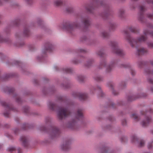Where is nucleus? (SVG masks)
Instances as JSON below:
<instances>
[{"label": "nucleus", "mask_w": 153, "mask_h": 153, "mask_svg": "<svg viewBox=\"0 0 153 153\" xmlns=\"http://www.w3.org/2000/svg\"><path fill=\"white\" fill-rule=\"evenodd\" d=\"M63 70L64 73H70L72 72L73 70L70 68L65 67L63 68Z\"/></svg>", "instance_id": "19"}, {"label": "nucleus", "mask_w": 153, "mask_h": 153, "mask_svg": "<svg viewBox=\"0 0 153 153\" xmlns=\"http://www.w3.org/2000/svg\"><path fill=\"white\" fill-rule=\"evenodd\" d=\"M19 22V20L18 19L16 20L14 22V23L16 25H18L17 23Z\"/></svg>", "instance_id": "46"}, {"label": "nucleus", "mask_w": 153, "mask_h": 153, "mask_svg": "<svg viewBox=\"0 0 153 153\" xmlns=\"http://www.w3.org/2000/svg\"><path fill=\"white\" fill-rule=\"evenodd\" d=\"M147 112L146 113H141L142 115L141 117L137 116L136 114H132L131 117L134 119L135 121H138L139 119L144 117L145 119L143 120L141 123V124L143 127H146L148 126L151 121V118L150 117L147 115Z\"/></svg>", "instance_id": "3"}, {"label": "nucleus", "mask_w": 153, "mask_h": 153, "mask_svg": "<svg viewBox=\"0 0 153 153\" xmlns=\"http://www.w3.org/2000/svg\"><path fill=\"white\" fill-rule=\"evenodd\" d=\"M97 54L99 56H102L104 54V52L102 50H100L98 52Z\"/></svg>", "instance_id": "36"}, {"label": "nucleus", "mask_w": 153, "mask_h": 153, "mask_svg": "<svg viewBox=\"0 0 153 153\" xmlns=\"http://www.w3.org/2000/svg\"><path fill=\"white\" fill-rule=\"evenodd\" d=\"M4 116L6 117H8L9 115V112H7V111H5L4 112Z\"/></svg>", "instance_id": "39"}, {"label": "nucleus", "mask_w": 153, "mask_h": 153, "mask_svg": "<svg viewBox=\"0 0 153 153\" xmlns=\"http://www.w3.org/2000/svg\"><path fill=\"white\" fill-rule=\"evenodd\" d=\"M148 52L147 50L145 48H140L137 50V53L139 55H143L146 54Z\"/></svg>", "instance_id": "11"}, {"label": "nucleus", "mask_w": 153, "mask_h": 153, "mask_svg": "<svg viewBox=\"0 0 153 153\" xmlns=\"http://www.w3.org/2000/svg\"><path fill=\"white\" fill-rule=\"evenodd\" d=\"M72 7L70 6L67 7L65 9V10L68 13H70L72 11Z\"/></svg>", "instance_id": "35"}, {"label": "nucleus", "mask_w": 153, "mask_h": 153, "mask_svg": "<svg viewBox=\"0 0 153 153\" xmlns=\"http://www.w3.org/2000/svg\"><path fill=\"white\" fill-rule=\"evenodd\" d=\"M150 90L151 91V92L152 93H153V86L152 87L150 88Z\"/></svg>", "instance_id": "53"}, {"label": "nucleus", "mask_w": 153, "mask_h": 153, "mask_svg": "<svg viewBox=\"0 0 153 153\" xmlns=\"http://www.w3.org/2000/svg\"><path fill=\"white\" fill-rule=\"evenodd\" d=\"M92 63L91 61H89L87 62V64L86 65V66H88L91 65Z\"/></svg>", "instance_id": "43"}, {"label": "nucleus", "mask_w": 153, "mask_h": 153, "mask_svg": "<svg viewBox=\"0 0 153 153\" xmlns=\"http://www.w3.org/2000/svg\"><path fill=\"white\" fill-rule=\"evenodd\" d=\"M150 112L151 113V111H150Z\"/></svg>", "instance_id": "63"}, {"label": "nucleus", "mask_w": 153, "mask_h": 153, "mask_svg": "<svg viewBox=\"0 0 153 153\" xmlns=\"http://www.w3.org/2000/svg\"><path fill=\"white\" fill-rule=\"evenodd\" d=\"M129 29L131 31L134 33H136L137 30L136 27L132 26L130 27Z\"/></svg>", "instance_id": "29"}, {"label": "nucleus", "mask_w": 153, "mask_h": 153, "mask_svg": "<svg viewBox=\"0 0 153 153\" xmlns=\"http://www.w3.org/2000/svg\"><path fill=\"white\" fill-rule=\"evenodd\" d=\"M76 123V122L75 120H73L71 122L68 123L67 127L69 128H73L74 126H75Z\"/></svg>", "instance_id": "20"}, {"label": "nucleus", "mask_w": 153, "mask_h": 153, "mask_svg": "<svg viewBox=\"0 0 153 153\" xmlns=\"http://www.w3.org/2000/svg\"><path fill=\"white\" fill-rule=\"evenodd\" d=\"M10 77V75L8 74H7V75L6 76V77Z\"/></svg>", "instance_id": "55"}, {"label": "nucleus", "mask_w": 153, "mask_h": 153, "mask_svg": "<svg viewBox=\"0 0 153 153\" xmlns=\"http://www.w3.org/2000/svg\"><path fill=\"white\" fill-rule=\"evenodd\" d=\"M123 13V12H122V13H121V14H122Z\"/></svg>", "instance_id": "62"}, {"label": "nucleus", "mask_w": 153, "mask_h": 153, "mask_svg": "<svg viewBox=\"0 0 153 153\" xmlns=\"http://www.w3.org/2000/svg\"><path fill=\"white\" fill-rule=\"evenodd\" d=\"M126 122L125 119H123L122 121V125L123 126H126Z\"/></svg>", "instance_id": "42"}, {"label": "nucleus", "mask_w": 153, "mask_h": 153, "mask_svg": "<svg viewBox=\"0 0 153 153\" xmlns=\"http://www.w3.org/2000/svg\"><path fill=\"white\" fill-rule=\"evenodd\" d=\"M113 64H114L113 63H111L110 65L107 66L106 69L107 72H109L111 70L112 67L111 65H112Z\"/></svg>", "instance_id": "33"}, {"label": "nucleus", "mask_w": 153, "mask_h": 153, "mask_svg": "<svg viewBox=\"0 0 153 153\" xmlns=\"http://www.w3.org/2000/svg\"><path fill=\"white\" fill-rule=\"evenodd\" d=\"M112 52L120 56H122L125 54L123 51L119 47V43L116 41H112L111 42Z\"/></svg>", "instance_id": "4"}, {"label": "nucleus", "mask_w": 153, "mask_h": 153, "mask_svg": "<svg viewBox=\"0 0 153 153\" xmlns=\"http://www.w3.org/2000/svg\"><path fill=\"white\" fill-rule=\"evenodd\" d=\"M112 152L108 147H105L102 150V153H112Z\"/></svg>", "instance_id": "25"}, {"label": "nucleus", "mask_w": 153, "mask_h": 153, "mask_svg": "<svg viewBox=\"0 0 153 153\" xmlns=\"http://www.w3.org/2000/svg\"><path fill=\"white\" fill-rule=\"evenodd\" d=\"M62 3V0H56L54 2L55 5L57 6L61 5Z\"/></svg>", "instance_id": "27"}, {"label": "nucleus", "mask_w": 153, "mask_h": 153, "mask_svg": "<svg viewBox=\"0 0 153 153\" xmlns=\"http://www.w3.org/2000/svg\"><path fill=\"white\" fill-rule=\"evenodd\" d=\"M75 97H78L81 100H84L87 97V95L85 93H75Z\"/></svg>", "instance_id": "8"}, {"label": "nucleus", "mask_w": 153, "mask_h": 153, "mask_svg": "<svg viewBox=\"0 0 153 153\" xmlns=\"http://www.w3.org/2000/svg\"><path fill=\"white\" fill-rule=\"evenodd\" d=\"M16 101L18 102H19L21 101V99L19 97L17 96L16 97Z\"/></svg>", "instance_id": "44"}, {"label": "nucleus", "mask_w": 153, "mask_h": 153, "mask_svg": "<svg viewBox=\"0 0 153 153\" xmlns=\"http://www.w3.org/2000/svg\"><path fill=\"white\" fill-rule=\"evenodd\" d=\"M9 151L11 152H12L15 151L18 153H22L21 149L19 148H16L13 147H11L9 148Z\"/></svg>", "instance_id": "15"}, {"label": "nucleus", "mask_w": 153, "mask_h": 153, "mask_svg": "<svg viewBox=\"0 0 153 153\" xmlns=\"http://www.w3.org/2000/svg\"><path fill=\"white\" fill-rule=\"evenodd\" d=\"M8 39H4L0 36V42H7Z\"/></svg>", "instance_id": "38"}, {"label": "nucleus", "mask_w": 153, "mask_h": 153, "mask_svg": "<svg viewBox=\"0 0 153 153\" xmlns=\"http://www.w3.org/2000/svg\"><path fill=\"white\" fill-rule=\"evenodd\" d=\"M99 4H101V2L99 1H97L90 6L88 7L87 8V9L88 11L91 12L92 10L94 9V7H97V6L96 5H99Z\"/></svg>", "instance_id": "10"}, {"label": "nucleus", "mask_w": 153, "mask_h": 153, "mask_svg": "<svg viewBox=\"0 0 153 153\" xmlns=\"http://www.w3.org/2000/svg\"><path fill=\"white\" fill-rule=\"evenodd\" d=\"M101 35L103 38H107L110 36V34L107 31H103L101 32Z\"/></svg>", "instance_id": "16"}, {"label": "nucleus", "mask_w": 153, "mask_h": 153, "mask_svg": "<svg viewBox=\"0 0 153 153\" xmlns=\"http://www.w3.org/2000/svg\"><path fill=\"white\" fill-rule=\"evenodd\" d=\"M68 87H65V88H68Z\"/></svg>", "instance_id": "60"}, {"label": "nucleus", "mask_w": 153, "mask_h": 153, "mask_svg": "<svg viewBox=\"0 0 153 153\" xmlns=\"http://www.w3.org/2000/svg\"><path fill=\"white\" fill-rule=\"evenodd\" d=\"M85 51L83 49H79V52H82V53L85 52Z\"/></svg>", "instance_id": "49"}, {"label": "nucleus", "mask_w": 153, "mask_h": 153, "mask_svg": "<svg viewBox=\"0 0 153 153\" xmlns=\"http://www.w3.org/2000/svg\"><path fill=\"white\" fill-rule=\"evenodd\" d=\"M110 89L111 90L112 93L114 95H117L118 93L114 89L113 85L112 84H111L110 85Z\"/></svg>", "instance_id": "24"}, {"label": "nucleus", "mask_w": 153, "mask_h": 153, "mask_svg": "<svg viewBox=\"0 0 153 153\" xmlns=\"http://www.w3.org/2000/svg\"><path fill=\"white\" fill-rule=\"evenodd\" d=\"M151 65L153 66V60L151 61ZM145 71L148 74H153V70L152 71H151L149 69H147L145 70Z\"/></svg>", "instance_id": "30"}, {"label": "nucleus", "mask_w": 153, "mask_h": 153, "mask_svg": "<svg viewBox=\"0 0 153 153\" xmlns=\"http://www.w3.org/2000/svg\"><path fill=\"white\" fill-rule=\"evenodd\" d=\"M125 33H126V34H127V32H126V31L125 32Z\"/></svg>", "instance_id": "59"}, {"label": "nucleus", "mask_w": 153, "mask_h": 153, "mask_svg": "<svg viewBox=\"0 0 153 153\" xmlns=\"http://www.w3.org/2000/svg\"><path fill=\"white\" fill-rule=\"evenodd\" d=\"M23 33L25 36H27L29 34V30L28 28H25L24 29Z\"/></svg>", "instance_id": "26"}, {"label": "nucleus", "mask_w": 153, "mask_h": 153, "mask_svg": "<svg viewBox=\"0 0 153 153\" xmlns=\"http://www.w3.org/2000/svg\"><path fill=\"white\" fill-rule=\"evenodd\" d=\"M145 10V8L143 6H141L140 7V10L141 12H143Z\"/></svg>", "instance_id": "41"}, {"label": "nucleus", "mask_w": 153, "mask_h": 153, "mask_svg": "<svg viewBox=\"0 0 153 153\" xmlns=\"http://www.w3.org/2000/svg\"><path fill=\"white\" fill-rule=\"evenodd\" d=\"M29 108L28 106H26L23 108L22 110L25 113H27L29 111Z\"/></svg>", "instance_id": "31"}, {"label": "nucleus", "mask_w": 153, "mask_h": 153, "mask_svg": "<svg viewBox=\"0 0 153 153\" xmlns=\"http://www.w3.org/2000/svg\"><path fill=\"white\" fill-rule=\"evenodd\" d=\"M83 117L82 110L81 109H79L78 110L76 114V118L77 120H80Z\"/></svg>", "instance_id": "14"}, {"label": "nucleus", "mask_w": 153, "mask_h": 153, "mask_svg": "<svg viewBox=\"0 0 153 153\" xmlns=\"http://www.w3.org/2000/svg\"><path fill=\"white\" fill-rule=\"evenodd\" d=\"M83 22L86 26H88L90 25V21L88 18H84L83 19Z\"/></svg>", "instance_id": "17"}, {"label": "nucleus", "mask_w": 153, "mask_h": 153, "mask_svg": "<svg viewBox=\"0 0 153 153\" xmlns=\"http://www.w3.org/2000/svg\"><path fill=\"white\" fill-rule=\"evenodd\" d=\"M102 65H103V66H104L106 67V62H104L102 64Z\"/></svg>", "instance_id": "50"}, {"label": "nucleus", "mask_w": 153, "mask_h": 153, "mask_svg": "<svg viewBox=\"0 0 153 153\" xmlns=\"http://www.w3.org/2000/svg\"><path fill=\"white\" fill-rule=\"evenodd\" d=\"M139 19H140V20H142V19H141V18L140 17V18H139Z\"/></svg>", "instance_id": "58"}, {"label": "nucleus", "mask_w": 153, "mask_h": 153, "mask_svg": "<svg viewBox=\"0 0 153 153\" xmlns=\"http://www.w3.org/2000/svg\"><path fill=\"white\" fill-rule=\"evenodd\" d=\"M147 2L149 3H152L153 4V0H147Z\"/></svg>", "instance_id": "45"}, {"label": "nucleus", "mask_w": 153, "mask_h": 153, "mask_svg": "<svg viewBox=\"0 0 153 153\" xmlns=\"http://www.w3.org/2000/svg\"><path fill=\"white\" fill-rule=\"evenodd\" d=\"M55 48L54 44L51 42H47L45 44L41 53L36 57V59L40 61L47 56V53L52 51Z\"/></svg>", "instance_id": "2"}, {"label": "nucleus", "mask_w": 153, "mask_h": 153, "mask_svg": "<svg viewBox=\"0 0 153 153\" xmlns=\"http://www.w3.org/2000/svg\"><path fill=\"white\" fill-rule=\"evenodd\" d=\"M59 27L61 28L66 30L68 32L71 33L75 28L78 27V25L77 22H75L69 24L66 23L61 24L59 25Z\"/></svg>", "instance_id": "5"}, {"label": "nucleus", "mask_w": 153, "mask_h": 153, "mask_svg": "<svg viewBox=\"0 0 153 153\" xmlns=\"http://www.w3.org/2000/svg\"><path fill=\"white\" fill-rule=\"evenodd\" d=\"M14 91L13 88H6L3 91L5 93H10Z\"/></svg>", "instance_id": "28"}, {"label": "nucleus", "mask_w": 153, "mask_h": 153, "mask_svg": "<svg viewBox=\"0 0 153 153\" xmlns=\"http://www.w3.org/2000/svg\"><path fill=\"white\" fill-rule=\"evenodd\" d=\"M148 148L149 149H152L153 147V141L152 143H149L148 145Z\"/></svg>", "instance_id": "37"}, {"label": "nucleus", "mask_w": 153, "mask_h": 153, "mask_svg": "<svg viewBox=\"0 0 153 153\" xmlns=\"http://www.w3.org/2000/svg\"><path fill=\"white\" fill-rule=\"evenodd\" d=\"M20 140L22 143V144L26 146L28 142V138L25 136H22L21 137Z\"/></svg>", "instance_id": "12"}, {"label": "nucleus", "mask_w": 153, "mask_h": 153, "mask_svg": "<svg viewBox=\"0 0 153 153\" xmlns=\"http://www.w3.org/2000/svg\"><path fill=\"white\" fill-rule=\"evenodd\" d=\"M91 90V91L92 93H93L94 91H96L97 90L100 91L101 88L100 86H93L92 87Z\"/></svg>", "instance_id": "18"}, {"label": "nucleus", "mask_w": 153, "mask_h": 153, "mask_svg": "<svg viewBox=\"0 0 153 153\" xmlns=\"http://www.w3.org/2000/svg\"><path fill=\"white\" fill-rule=\"evenodd\" d=\"M102 77L100 76H97L95 77V79L97 81H100L102 80Z\"/></svg>", "instance_id": "40"}, {"label": "nucleus", "mask_w": 153, "mask_h": 153, "mask_svg": "<svg viewBox=\"0 0 153 153\" xmlns=\"http://www.w3.org/2000/svg\"><path fill=\"white\" fill-rule=\"evenodd\" d=\"M149 33L151 36H153V31L149 32L148 30H145L144 31V34L141 35L137 39H133L130 36H128L126 39L132 47H136L139 43L146 40L147 38L146 36Z\"/></svg>", "instance_id": "1"}, {"label": "nucleus", "mask_w": 153, "mask_h": 153, "mask_svg": "<svg viewBox=\"0 0 153 153\" xmlns=\"http://www.w3.org/2000/svg\"><path fill=\"white\" fill-rule=\"evenodd\" d=\"M0 103L1 105L5 108L6 111L13 109L10 106L9 104H7L4 101H1Z\"/></svg>", "instance_id": "13"}, {"label": "nucleus", "mask_w": 153, "mask_h": 153, "mask_svg": "<svg viewBox=\"0 0 153 153\" xmlns=\"http://www.w3.org/2000/svg\"><path fill=\"white\" fill-rule=\"evenodd\" d=\"M54 68L55 69H56V70H58V66H54Z\"/></svg>", "instance_id": "51"}, {"label": "nucleus", "mask_w": 153, "mask_h": 153, "mask_svg": "<svg viewBox=\"0 0 153 153\" xmlns=\"http://www.w3.org/2000/svg\"><path fill=\"white\" fill-rule=\"evenodd\" d=\"M135 74V72L134 70H131V74L132 75H134Z\"/></svg>", "instance_id": "47"}, {"label": "nucleus", "mask_w": 153, "mask_h": 153, "mask_svg": "<svg viewBox=\"0 0 153 153\" xmlns=\"http://www.w3.org/2000/svg\"><path fill=\"white\" fill-rule=\"evenodd\" d=\"M59 129L55 127H53L51 128V130L50 133V135L52 138L57 136L59 133Z\"/></svg>", "instance_id": "7"}, {"label": "nucleus", "mask_w": 153, "mask_h": 153, "mask_svg": "<svg viewBox=\"0 0 153 153\" xmlns=\"http://www.w3.org/2000/svg\"><path fill=\"white\" fill-rule=\"evenodd\" d=\"M70 111L66 108H60L58 113L59 118L60 119H62L67 117L70 114Z\"/></svg>", "instance_id": "6"}, {"label": "nucleus", "mask_w": 153, "mask_h": 153, "mask_svg": "<svg viewBox=\"0 0 153 153\" xmlns=\"http://www.w3.org/2000/svg\"><path fill=\"white\" fill-rule=\"evenodd\" d=\"M131 140L133 142H134L136 143L138 142V139L136 135H133L131 136Z\"/></svg>", "instance_id": "21"}, {"label": "nucleus", "mask_w": 153, "mask_h": 153, "mask_svg": "<svg viewBox=\"0 0 153 153\" xmlns=\"http://www.w3.org/2000/svg\"><path fill=\"white\" fill-rule=\"evenodd\" d=\"M148 47L151 48H153V42H150L147 43Z\"/></svg>", "instance_id": "34"}, {"label": "nucleus", "mask_w": 153, "mask_h": 153, "mask_svg": "<svg viewBox=\"0 0 153 153\" xmlns=\"http://www.w3.org/2000/svg\"><path fill=\"white\" fill-rule=\"evenodd\" d=\"M147 16L148 17L150 18L153 16V14L152 15L151 14H149L147 15Z\"/></svg>", "instance_id": "48"}, {"label": "nucleus", "mask_w": 153, "mask_h": 153, "mask_svg": "<svg viewBox=\"0 0 153 153\" xmlns=\"http://www.w3.org/2000/svg\"><path fill=\"white\" fill-rule=\"evenodd\" d=\"M56 106L55 104L52 102H50L48 104V107L51 110H54V107Z\"/></svg>", "instance_id": "23"}, {"label": "nucleus", "mask_w": 153, "mask_h": 153, "mask_svg": "<svg viewBox=\"0 0 153 153\" xmlns=\"http://www.w3.org/2000/svg\"><path fill=\"white\" fill-rule=\"evenodd\" d=\"M3 56V55L2 53H0V56L2 57Z\"/></svg>", "instance_id": "54"}, {"label": "nucleus", "mask_w": 153, "mask_h": 153, "mask_svg": "<svg viewBox=\"0 0 153 153\" xmlns=\"http://www.w3.org/2000/svg\"><path fill=\"white\" fill-rule=\"evenodd\" d=\"M19 131V129H16L14 130V132L15 133H16V132Z\"/></svg>", "instance_id": "52"}, {"label": "nucleus", "mask_w": 153, "mask_h": 153, "mask_svg": "<svg viewBox=\"0 0 153 153\" xmlns=\"http://www.w3.org/2000/svg\"><path fill=\"white\" fill-rule=\"evenodd\" d=\"M27 2V3H29V1H30V0H25Z\"/></svg>", "instance_id": "56"}, {"label": "nucleus", "mask_w": 153, "mask_h": 153, "mask_svg": "<svg viewBox=\"0 0 153 153\" xmlns=\"http://www.w3.org/2000/svg\"><path fill=\"white\" fill-rule=\"evenodd\" d=\"M71 143L70 140H68L65 141L63 144L61 145V149L64 150L66 151L69 148V145Z\"/></svg>", "instance_id": "9"}, {"label": "nucleus", "mask_w": 153, "mask_h": 153, "mask_svg": "<svg viewBox=\"0 0 153 153\" xmlns=\"http://www.w3.org/2000/svg\"><path fill=\"white\" fill-rule=\"evenodd\" d=\"M151 132L153 134V129L151 130Z\"/></svg>", "instance_id": "57"}, {"label": "nucleus", "mask_w": 153, "mask_h": 153, "mask_svg": "<svg viewBox=\"0 0 153 153\" xmlns=\"http://www.w3.org/2000/svg\"><path fill=\"white\" fill-rule=\"evenodd\" d=\"M84 77L82 75H79L77 76L76 79L80 82H82L84 79Z\"/></svg>", "instance_id": "22"}, {"label": "nucleus", "mask_w": 153, "mask_h": 153, "mask_svg": "<svg viewBox=\"0 0 153 153\" xmlns=\"http://www.w3.org/2000/svg\"><path fill=\"white\" fill-rule=\"evenodd\" d=\"M145 144V141L143 140H140V142L138 143V146L140 147L143 146Z\"/></svg>", "instance_id": "32"}, {"label": "nucleus", "mask_w": 153, "mask_h": 153, "mask_svg": "<svg viewBox=\"0 0 153 153\" xmlns=\"http://www.w3.org/2000/svg\"><path fill=\"white\" fill-rule=\"evenodd\" d=\"M113 26H114V24H113Z\"/></svg>", "instance_id": "61"}]
</instances>
